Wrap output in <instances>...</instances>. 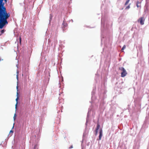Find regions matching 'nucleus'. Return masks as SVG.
I'll return each instance as SVG.
<instances>
[{
	"mask_svg": "<svg viewBox=\"0 0 149 149\" xmlns=\"http://www.w3.org/2000/svg\"><path fill=\"white\" fill-rule=\"evenodd\" d=\"M73 148V146H71L69 147V148L70 149V148Z\"/></svg>",
	"mask_w": 149,
	"mask_h": 149,
	"instance_id": "f3484780",
	"label": "nucleus"
},
{
	"mask_svg": "<svg viewBox=\"0 0 149 149\" xmlns=\"http://www.w3.org/2000/svg\"><path fill=\"white\" fill-rule=\"evenodd\" d=\"M17 89L18 88V86H17Z\"/></svg>",
	"mask_w": 149,
	"mask_h": 149,
	"instance_id": "6ab92c4d",
	"label": "nucleus"
},
{
	"mask_svg": "<svg viewBox=\"0 0 149 149\" xmlns=\"http://www.w3.org/2000/svg\"><path fill=\"white\" fill-rule=\"evenodd\" d=\"M18 99H19V97H17V98L16 99V101L17 102L16 103V104H15V108H16V109L17 108V104H18Z\"/></svg>",
	"mask_w": 149,
	"mask_h": 149,
	"instance_id": "0eeeda50",
	"label": "nucleus"
},
{
	"mask_svg": "<svg viewBox=\"0 0 149 149\" xmlns=\"http://www.w3.org/2000/svg\"><path fill=\"white\" fill-rule=\"evenodd\" d=\"M141 3L139 2V1H137L136 3V6L137 8L140 7L141 6Z\"/></svg>",
	"mask_w": 149,
	"mask_h": 149,
	"instance_id": "423d86ee",
	"label": "nucleus"
},
{
	"mask_svg": "<svg viewBox=\"0 0 149 149\" xmlns=\"http://www.w3.org/2000/svg\"><path fill=\"white\" fill-rule=\"evenodd\" d=\"M14 126H13V128H14Z\"/></svg>",
	"mask_w": 149,
	"mask_h": 149,
	"instance_id": "412c9836",
	"label": "nucleus"
},
{
	"mask_svg": "<svg viewBox=\"0 0 149 149\" xmlns=\"http://www.w3.org/2000/svg\"><path fill=\"white\" fill-rule=\"evenodd\" d=\"M145 19L144 17H142L139 18L138 20V22H139L140 24L143 25L144 24Z\"/></svg>",
	"mask_w": 149,
	"mask_h": 149,
	"instance_id": "20e7f679",
	"label": "nucleus"
},
{
	"mask_svg": "<svg viewBox=\"0 0 149 149\" xmlns=\"http://www.w3.org/2000/svg\"><path fill=\"white\" fill-rule=\"evenodd\" d=\"M119 69L122 72L121 73V77H124L126 76L127 73L125 68L123 67H120Z\"/></svg>",
	"mask_w": 149,
	"mask_h": 149,
	"instance_id": "7ed1b4c3",
	"label": "nucleus"
},
{
	"mask_svg": "<svg viewBox=\"0 0 149 149\" xmlns=\"http://www.w3.org/2000/svg\"><path fill=\"white\" fill-rule=\"evenodd\" d=\"M126 48L125 45H124L123 47L121 49V51L122 52H123V50L125 49Z\"/></svg>",
	"mask_w": 149,
	"mask_h": 149,
	"instance_id": "9d476101",
	"label": "nucleus"
},
{
	"mask_svg": "<svg viewBox=\"0 0 149 149\" xmlns=\"http://www.w3.org/2000/svg\"><path fill=\"white\" fill-rule=\"evenodd\" d=\"M100 135L99 136V139L101 140V138L102 136V129H101L100 131Z\"/></svg>",
	"mask_w": 149,
	"mask_h": 149,
	"instance_id": "39448f33",
	"label": "nucleus"
},
{
	"mask_svg": "<svg viewBox=\"0 0 149 149\" xmlns=\"http://www.w3.org/2000/svg\"><path fill=\"white\" fill-rule=\"evenodd\" d=\"M97 132H98V130H95V134L96 135L97 134Z\"/></svg>",
	"mask_w": 149,
	"mask_h": 149,
	"instance_id": "dca6fc26",
	"label": "nucleus"
},
{
	"mask_svg": "<svg viewBox=\"0 0 149 149\" xmlns=\"http://www.w3.org/2000/svg\"><path fill=\"white\" fill-rule=\"evenodd\" d=\"M100 127V125L99 123H97V126L96 130H98Z\"/></svg>",
	"mask_w": 149,
	"mask_h": 149,
	"instance_id": "6e6552de",
	"label": "nucleus"
},
{
	"mask_svg": "<svg viewBox=\"0 0 149 149\" xmlns=\"http://www.w3.org/2000/svg\"><path fill=\"white\" fill-rule=\"evenodd\" d=\"M13 118H14V120L16 118V114H15V115H14V116Z\"/></svg>",
	"mask_w": 149,
	"mask_h": 149,
	"instance_id": "ddd939ff",
	"label": "nucleus"
},
{
	"mask_svg": "<svg viewBox=\"0 0 149 149\" xmlns=\"http://www.w3.org/2000/svg\"><path fill=\"white\" fill-rule=\"evenodd\" d=\"M4 32V30L3 29L1 30V33H3Z\"/></svg>",
	"mask_w": 149,
	"mask_h": 149,
	"instance_id": "4468645a",
	"label": "nucleus"
},
{
	"mask_svg": "<svg viewBox=\"0 0 149 149\" xmlns=\"http://www.w3.org/2000/svg\"><path fill=\"white\" fill-rule=\"evenodd\" d=\"M13 133V131L12 130H11L10 131V133Z\"/></svg>",
	"mask_w": 149,
	"mask_h": 149,
	"instance_id": "a211bd4d",
	"label": "nucleus"
},
{
	"mask_svg": "<svg viewBox=\"0 0 149 149\" xmlns=\"http://www.w3.org/2000/svg\"><path fill=\"white\" fill-rule=\"evenodd\" d=\"M17 95H18V93H17Z\"/></svg>",
	"mask_w": 149,
	"mask_h": 149,
	"instance_id": "aec40b11",
	"label": "nucleus"
},
{
	"mask_svg": "<svg viewBox=\"0 0 149 149\" xmlns=\"http://www.w3.org/2000/svg\"><path fill=\"white\" fill-rule=\"evenodd\" d=\"M19 40L20 43H21V38L20 37L19 38Z\"/></svg>",
	"mask_w": 149,
	"mask_h": 149,
	"instance_id": "2eb2a0df",
	"label": "nucleus"
},
{
	"mask_svg": "<svg viewBox=\"0 0 149 149\" xmlns=\"http://www.w3.org/2000/svg\"><path fill=\"white\" fill-rule=\"evenodd\" d=\"M130 8V5H129L128 6L126 7L125 8V9L127 10V9H129Z\"/></svg>",
	"mask_w": 149,
	"mask_h": 149,
	"instance_id": "f8f14e48",
	"label": "nucleus"
},
{
	"mask_svg": "<svg viewBox=\"0 0 149 149\" xmlns=\"http://www.w3.org/2000/svg\"><path fill=\"white\" fill-rule=\"evenodd\" d=\"M7 1L8 0H0V11L7 12L4 5L5 3H7Z\"/></svg>",
	"mask_w": 149,
	"mask_h": 149,
	"instance_id": "f03ea898",
	"label": "nucleus"
},
{
	"mask_svg": "<svg viewBox=\"0 0 149 149\" xmlns=\"http://www.w3.org/2000/svg\"><path fill=\"white\" fill-rule=\"evenodd\" d=\"M130 0H127L126 1V2L125 4V5H127L128 3H129V1H130Z\"/></svg>",
	"mask_w": 149,
	"mask_h": 149,
	"instance_id": "9b49d317",
	"label": "nucleus"
},
{
	"mask_svg": "<svg viewBox=\"0 0 149 149\" xmlns=\"http://www.w3.org/2000/svg\"><path fill=\"white\" fill-rule=\"evenodd\" d=\"M10 16V14L7 12L0 11V29H2L8 24L7 19Z\"/></svg>",
	"mask_w": 149,
	"mask_h": 149,
	"instance_id": "f257e3e1",
	"label": "nucleus"
},
{
	"mask_svg": "<svg viewBox=\"0 0 149 149\" xmlns=\"http://www.w3.org/2000/svg\"><path fill=\"white\" fill-rule=\"evenodd\" d=\"M100 127V125L99 123H97V126L96 130H98Z\"/></svg>",
	"mask_w": 149,
	"mask_h": 149,
	"instance_id": "1a4fd4ad",
	"label": "nucleus"
}]
</instances>
